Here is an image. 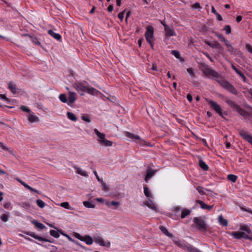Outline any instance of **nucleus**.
Returning a JSON list of instances; mask_svg holds the SVG:
<instances>
[{
    "instance_id": "f257e3e1",
    "label": "nucleus",
    "mask_w": 252,
    "mask_h": 252,
    "mask_svg": "<svg viewBox=\"0 0 252 252\" xmlns=\"http://www.w3.org/2000/svg\"><path fill=\"white\" fill-rule=\"evenodd\" d=\"M86 84L85 82H78L74 84V87L79 92H87L92 95L97 94L99 93L95 89L87 85Z\"/></svg>"
},
{
    "instance_id": "f03ea898",
    "label": "nucleus",
    "mask_w": 252,
    "mask_h": 252,
    "mask_svg": "<svg viewBox=\"0 0 252 252\" xmlns=\"http://www.w3.org/2000/svg\"><path fill=\"white\" fill-rule=\"evenodd\" d=\"M94 131L98 138L97 141L99 144L104 147H110L112 146V142L106 139L104 133H101L96 128H94Z\"/></svg>"
},
{
    "instance_id": "7ed1b4c3",
    "label": "nucleus",
    "mask_w": 252,
    "mask_h": 252,
    "mask_svg": "<svg viewBox=\"0 0 252 252\" xmlns=\"http://www.w3.org/2000/svg\"><path fill=\"white\" fill-rule=\"evenodd\" d=\"M225 102L232 108L235 110L237 112H238L243 117H247L249 116L248 113L244 109L241 108L238 105H237L235 102L233 101L228 99L226 98L225 99Z\"/></svg>"
},
{
    "instance_id": "20e7f679",
    "label": "nucleus",
    "mask_w": 252,
    "mask_h": 252,
    "mask_svg": "<svg viewBox=\"0 0 252 252\" xmlns=\"http://www.w3.org/2000/svg\"><path fill=\"white\" fill-rule=\"evenodd\" d=\"M217 81L221 85V86L225 88L230 93L235 95L237 94V91L236 89L228 82L221 78L217 79Z\"/></svg>"
},
{
    "instance_id": "39448f33",
    "label": "nucleus",
    "mask_w": 252,
    "mask_h": 252,
    "mask_svg": "<svg viewBox=\"0 0 252 252\" xmlns=\"http://www.w3.org/2000/svg\"><path fill=\"white\" fill-rule=\"evenodd\" d=\"M193 221L195 224V226L199 231H206L207 229V225L205 221L201 217H195L193 219Z\"/></svg>"
},
{
    "instance_id": "423d86ee",
    "label": "nucleus",
    "mask_w": 252,
    "mask_h": 252,
    "mask_svg": "<svg viewBox=\"0 0 252 252\" xmlns=\"http://www.w3.org/2000/svg\"><path fill=\"white\" fill-rule=\"evenodd\" d=\"M202 66L204 67V69L203 70V72L206 76L214 77L217 78H219V74L214 69L210 68L208 65L202 63Z\"/></svg>"
},
{
    "instance_id": "0eeeda50",
    "label": "nucleus",
    "mask_w": 252,
    "mask_h": 252,
    "mask_svg": "<svg viewBox=\"0 0 252 252\" xmlns=\"http://www.w3.org/2000/svg\"><path fill=\"white\" fill-rule=\"evenodd\" d=\"M154 34V29L151 26H149L146 28V31L145 32V38L148 43H150L151 46L153 47V43L152 41V38L153 37Z\"/></svg>"
},
{
    "instance_id": "6e6552de",
    "label": "nucleus",
    "mask_w": 252,
    "mask_h": 252,
    "mask_svg": "<svg viewBox=\"0 0 252 252\" xmlns=\"http://www.w3.org/2000/svg\"><path fill=\"white\" fill-rule=\"evenodd\" d=\"M125 136L129 138L137 140V143L140 145H149V144H147L146 142L143 139L141 138V137L137 135H135L129 132H126Z\"/></svg>"
},
{
    "instance_id": "1a4fd4ad",
    "label": "nucleus",
    "mask_w": 252,
    "mask_h": 252,
    "mask_svg": "<svg viewBox=\"0 0 252 252\" xmlns=\"http://www.w3.org/2000/svg\"><path fill=\"white\" fill-rule=\"evenodd\" d=\"M74 236L80 241L85 242L87 245H91L93 243V239L90 236L86 235L85 237H83L80 234L74 233Z\"/></svg>"
},
{
    "instance_id": "9d476101",
    "label": "nucleus",
    "mask_w": 252,
    "mask_h": 252,
    "mask_svg": "<svg viewBox=\"0 0 252 252\" xmlns=\"http://www.w3.org/2000/svg\"><path fill=\"white\" fill-rule=\"evenodd\" d=\"M230 234L234 238L237 239H240L244 238L245 239H251V237H250L248 234L244 232L236 231L230 233Z\"/></svg>"
},
{
    "instance_id": "9b49d317",
    "label": "nucleus",
    "mask_w": 252,
    "mask_h": 252,
    "mask_svg": "<svg viewBox=\"0 0 252 252\" xmlns=\"http://www.w3.org/2000/svg\"><path fill=\"white\" fill-rule=\"evenodd\" d=\"M239 133L243 139L252 145V135L249 132L241 129L239 131Z\"/></svg>"
},
{
    "instance_id": "f8f14e48",
    "label": "nucleus",
    "mask_w": 252,
    "mask_h": 252,
    "mask_svg": "<svg viewBox=\"0 0 252 252\" xmlns=\"http://www.w3.org/2000/svg\"><path fill=\"white\" fill-rule=\"evenodd\" d=\"M239 133L243 139L252 145V135L249 132L241 129L239 131Z\"/></svg>"
},
{
    "instance_id": "ddd939ff",
    "label": "nucleus",
    "mask_w": 252,
    "mask_h": 252,
    "mask_svg": "<svg viewBox=\"0 0 252 252\" xmlns=\"http://www.w3.org/2000/svg\"><path fill=\"white\" fill-rule=\"evenodd\" d=\"M25 233L27 234L28 235H29L32 237L34 238L35 239H37V240L40 241L48 242L52 243L54 242V241L53 239H47L43 238L42 237L38 236L36 235L33 232L28 231V232H25Z\"/></svg>"
},
{
    "instance_id": "4468645a",
    "label": "nucleus",
    "mask_w": 252,
    "mask_h": 252,
    "mask_svg": "<svg viewBox=\"0 0 252 252\" xmlns=\"http://www.w3.org/2000/svg\"><path fill=\"white\" fill-rule=\"evenodd\" d=\"M209 103L212 107H213L214 109L220 115V116L222 117L221 109L219 104H218L216 102L211 100L209 101Z\"/></svg>"
},
{
    "instance_id": "2eb2a0df",
    "label": "nucleus",
    "mask_w": 252,
    "mask_h": 252,
    "mask_svg": "<svg viewBox=\"0 0 252 252\" xmlns=\"http://www.w3.org/2000/svg\"><path fill=\"white\" fill-rule=\"evenodd\" d=\"M94 241L96 243L101 246H106L107 247L110 246V242H104L103 239L100 237H94Z\"/></svg>"
},
{
    "instance_id": "dca6fc26",
    "label": "nucleus",
    "mask_w": 252,
    "mask_h": 252,
    "mask_svg": "<svg viewBox=\"0 0 252 252\" xmlns=\"http://www.w3.org/2000/svg\"><path fill=\"white\" fill-rule=\"evenodd\" d=\"M16 180L18 182H19L20 184H21L25 188H26L27 189H29L31 191L35 192H36V193H37L38 194H40V192L38 190H37L34 189L33 188H32L31 187H30V186H29L28 184L25 183L24 182H23L20 179L16 178Z\"/></svg>"
},
{
    "instance_id": "f3484780",
    "label": "nucleus",
    "mask_w": 252,
    "mask_h": 252,
    "mask_svg": "<svg viewBox=\"0 0 252 252\" xmlns=\"http://www.w3.org/2000/svg\"><path fill=\"white\" fill-rule=\"evenodd\" d=\"M165 36L168 38L171 36L176 35L175 32L167 25H165Z\"/></svg>"
},
{
    "instance_id": "a211bd4d",
    "label": "nucleus",
    "mask_w": 252,
    "mask_h": 252,
    "mask_svg": "<svg viewBox=\"0 0 252 252\" xmlns=\"http://www.w3.org/2000/svg\"><path fill=\"white\" fill-rule=\"evenodd\" d=\"M76 100V94L74 92H69L68 96V101L67 102L68 105L71 106V105L72 103H73Z\"/></svg>"
},
{
    "instance_id": "6ab92c4d",
    "label": "nucleus",
    "mask_w": 252,
    "mask_h": 252,
    "mask_svg": "<svg viewBox=\"0 0 252 252\" xmlns=\"http://www.w3.org/2000/svg\"><path fill=\"white\" fill-rule=\"evenodd\" d=\"M196 203L200 205V207L202 209L210 210L213 207V206L208 205L201 200H198L196 201Z\"/></svg>"
},
{
    "instance_id": "aec40b11",
    "label": "nucleus",
    "mask_w": 252,
    "mask_h": 252,
    "mask_svg": "<svg viewBox=\"0 0 252 252\" xmlns=\"http://www.w3.org/2000/svg\"><path fill=\"white\" fill-rule=\"evenodd\" d=\"M28 120L30 123H33L39 121L38 118L34 115L33 113H30L28 116Z\"/></svg>"
},
{
    "instance_id": "412c9836",
    "label": "nucleus",
    "mask_w": 252,
    "mask_h": 252,
    "mask_svg": "<svg viewBox=\"0 0 252 252\" xmlns=\"http://www.w3.org/2000/svg\"><path fill=\"white\" fill-rule=\"evenodd\" d=\"M206 43L209 46H210V47H212L213 48H215V49H221L220 45L218 42H210L209 41H207V42H206Z\"/></svg>"
},
{
    "instance_id": "4be33fe9",
    "label": "nucleus",
    "mask_w": 252,
    "mask_h": 252,
    "mask_svg": "<svg viewBox=\"0 0 252 252\" xmlns=\"http://www.w3.org/2000/svg\"><path fill=\"white\" fill-rule=\"evenodd\" d=\"M48 33L57 40H61L62 38V36L60 34L55 33L52 30H48Z\"/></svg>"
},
{
    "instance_id": "5701e85b",
    "label": "nucleus",
    "mask_w": 252,
    "mask_h": 252,
    "mask_svg": "<svg viewBox=\"0 0 252 252\" xmlns=\"http://www.w3.org/2000/svg\"><path fill=\"white\" fill-rule=\"evenodd\" d=\"M23 35L25 36H28L30 39V40L36 45H40V42L39 41L38 39L36 38V37L29 35L27 34H24Z\"/></svg>"
},
{
    "instance_id": "b1692460",
    "label": "nucleus",
    "mask_w": 252,
    "mask_h": 252,
    "mask_svg": "<svg viewBox=\"0 0 252 252\" xmlns=\"http://www.w3.org/2000/svg\"><path fill=\"white\" fill-rule=\"evenodd\" d=\"M159 229L164 235L169 237L172 238V234L169 233L164 226L160 225L159 226Z\"/></svg>"
},
{
    "instance_id": "393cba45",
    "label": "nucleus",
    "mask_w": 252,
    "mask_h": 252,
    "mask_svg": "<svg viewBox=\"0 0 252 252\" xmlns=\"http://www.w3.org/2000/svg\"><path fill=\"white\" fill-rule=\"evenodd\" d=\"M232 68L243 79L244 82L246 81V77L244 73L237 69L233 64H232Z\"/></svg>"
},
{
    "instance_id": "a878e982",
    "label": "nucleus",
    "mask_w": 252,
    "mask_h": 252,
    "mask_svg": "<svg viewBox=\"0 0 252 252\" xmlns=\"http://www.w3.org/2000/svg\"><path fill=\"white\" fill-rule=\"evenodd\" d=\"M74 168L76 170V173L78 174H80L84 177H88V175L86 172L84 170H83L81 168L77 167V166H74Z\"/></svg>"
},
{
    "instance_id": "bb28decb",
    "label": "nucleus",
    "mask_w": 252,
    "mask_h": 252,
    "mask_svg": "<svg viewBox=\"0 0 252 252\" xmlns=\"http://www.w3.org/2000/svg\"><path fill=\"white\" fill-rule=\"evenodd\" d=\"M156 171V170H149L147 172V174L145 178V181L146 182H148V180L151 178L153 175L155 174Z\"/></svg>"
},
{
    "instance_id": "cd10ccee",
    "label": "nucleus",
    "mask_w": 252,
    "mask_h": 252,
    "mask_svg": "<svg viewBox=\"0 0 252 252\" xmlns=\"http://www.w3.org/2000/svg\"><path fill=\"white\" fill-rule=\"evenodd\" d=\"M31 222L35 225V226L40 229H43L45 228V226L42 223L37 222L35 220H32L31 221Z\"/></svg>"
},
{
    "instance_id": "c85d7f7f",
    "label": "nucleus",
    "mask_w": 252,
    "mask_h": 252,
    "mask_svg": "<svg viewBox=\"0 0 252 252\" xmlns=\"http://www.w3.org/2000/svg\"><path fill=\"white\" fill-rule=\"evenodd\" d=\"M8 88L13 94L17 93L16 86L12 84V82L9 83Z\"/></svg>"
},
{
    "instance_id": "c756f323",
    "label": "nucleus",
    "mask_w": 252,
    "mask_h": 252,
    "mask_svg": "<svg viewBox=\"0 0 252 252\" xmlns=\"http://www.w3.org/2000/svg\"><path fill=\"white\" fill-rule=\"evenodd\" d=\"M219 221L220 223L223 226H227L228 224L227 220L223 218L221 215L219 216Z\"/></svg>"
},
{
    "instance_id": "7c9ffc66",
    "label": "nucleus",
    "mask_w": 252,
    "mask_h": 252,
    "mask_svg": "<svg viewBox=\"0 0 252 252\" xmlns=\"http://www.w3.org/2000/svg\"><path fill=\"white\" fill-rule=\"evenodd\" d=\"M199 164L200 168L202 169L203 170L206 171L208 169V165L202 159L199 160Z\"/></svg>"
},
{
    "instance_id": "2f4dec72",
    "label": "nucleus",
    "mask_w": 252,
    "mask_h": 252,
    "mask_svg": "<svg viewBox=\"0 0 252 252\" xmlns=\"http://www.w3.org/2000/svg\"><path fill=\"white\" fill-rule=\"evenodd\" d=\"M66 115L69 120L74 122L77 121V118L73 113L70 112H67Z\"/></svg>"
},
{
    "instance_id": "473e14b6",
    "label": "nucleus",
    "mask_w": 252,
    "mask_h": 252,
    "mask_svg": "<svg viewBox=\"0 0 252 252\" xmlns=\"http://www.w3.org/2000/svg\"><path fill=\"white\" fill-rule=\"evenodd\" d=\"M187 249L189 252H198L199 250L197 248L192 247L190 245H188L186 246Z\"/></svg>"
},
{
    "instance_id": "72a5a7b5",
    "label": "nucleus",
    "mask_w": 252,
    "mask_h": 252,
    "mask_svg": "<svg viewBox=\"0 0 252 252\" xmlns=\"http://www.w3.org/2000/svg\"><path fill=\"white\" fill-rule=\"evenodd\" d=\"M59 230H58V231H56V230H51L50 231V235L56 238H58L60 237V232L59 231Z\"/></svg>"
},
{
    "instance_id": "f704fd0d",
    "label": "nucleus",
    "mask_w": 252,
    "mask_h": 252,
    "mask_svg": "<svg viewBox=\"0 0 252 252\" xmlns=\"http://www.w3.org/2000/svg\"><path fill=\"white\" fill-rule=\"evenodd\" d=\"M145 205L147 206H148L149 208H150L152 210H156V209H157V207H156V206L151 200H149V201H147L145 203Z\"/></svg>"
},
{
    "instance_id": "c9c22d12",
    "label": "nucleus",
    "mask_w": 252,
    "mask_h": 252,
    "mask_svg": "<svg viewBox=\"0 0 252 252\" xmlns=\"http://www.w3.org/2000/svg\"><path fill=\"white\" fill-rule=\"evenodd\" d=\"M60 100L63 103H67V99L66 96L64 94H62L59 95Z\"/></svg>"
},
{
    "instance_id": "e433bc0d",
    "label": "nucleus",
    "mask_w": 252,
    "mask_h": 252,
    "mask_svg": "<svg viewBox=\"0 0 252 252\" xmlns=\"http://www.w3.org/2000/svg\"><path fill=\"white\" fill-rule=\"evenodd\" d=\"M144 194H145V196L148 198L149 199V198H150L151 197V195L150 194L149 189L147 186L144 187Z\"/></svg>"
},
{
    "instance_id": "4c0bfd02",
    "label": "nucleus",
    "mask_w": 252,
    "mask_h": 252,
    "mask_svg": "<svg viewBox=\"0 0 252 252\" xmlns=\"http://www.w3.org/2000/svg\"><path fill=\"white\" fill-rule=\"evenodd\" d=\"M237 177L233 174H229L227 176V179L233 183H235L236 181Z\"/></svg>"
},
{
    "instance_id": "58836bf2",
    "label": "nucleus",
    "mask_w": 252,
    "mask_h": 252,
    "mask_svg": "<svg viewBox=\"0 0 252 252\" xmlns=\"http://www.w3.org/2000/svg\"><path fill=\"white\" fill-rule=\"evenodd\" d=\"M190 213V211L188 209H184L181 214V217L183 219L185 218L187 216L189 215Z\"/></svg>"
},
{
    "instance_id": "ea45409f",
    "label": "nucleus",
    "mask_w": 252,
    "mask_h": 252,
    "mask_svg": "<svg viewBox=\"0 0 252 252\" xmlns=\"http://www.w3.org/2000/svg\"><path fill=\"white\" fill-rule=\"evenodd\" d=\"M83 203V205L88 208H94L95 207L94 204L88 201H84Z\"/></svg>"
},
{
    "instance_id": "a19ab883",
    "label": "nucleus",
    "mask_w": 252,
    "mask_h": 252,
    "mask_svg": "<svg viewBox=\"0 0 252 252\" xmlns=\"http://www.w3.org/2000/svg\"><path fill=\"white\" fill-rule=\"evenodd\" d=\"M187 71L191 78H194L196 77L194 70L191 68H187Z\"/></svg>"
},
{
    "instance_id": "79ce46f5",
    "label": "nucleus",
    "mask_w": 252,
    "mask_h": 252,
    "mask_svg": "<svg viewBox=\"0 0 252 252\" xmlns=\"http://www.w3.org/2000/svg\"><path fill=\"white\" fill-rule=\"evenodd\" d=\"M36 202L37 206L41 208H44L45 206V203L40 199L37 200Z\"/></svg>"
},
{
    "instance_id": "37998d69",
    "label": "nucleus",
    "mask_w": 252,
    "mask_h": 252,
    "mask_svg": "<svg viewBox=\"0 0 252 252\" xmlns=\"http://www.w3.org/2000/svg\"><path fill=\"white\" fill-rule=\"evenodd\" d=\"M240 229L241 230L246 231L248 234H250L252 232L250 228L246 226H241Z\"/></svg>"
},
{
    "instance_id": "c03bdc74",
    "label": "nucleus",
    "mask_w": 252,
    "mask_h": 252,
    "mask_svg": "<svg viewBox=\"0 0 252 252\" xmlns=\"http://www.w3.org/2000/svg\"><path fill=\"white\" fill-rule=\"evenodd\" d=\"M60 206L62 207H63L66 209H68V210H70V205L69 204V203L68 202H62L61 204H60Z\"/></svg>"
},
{
    "instance_id": "a18cd8bd",
    "label": "nucleus",
    "mask_w": 252,
    "mask_h": 252,
    "mask_svg": "<svg viewBox=\"0 0 252 252\" xmlns=\"http://www.w3.org/2000/svg\"><path fill=\"white\" fill-rule=\"evenodd\" d=\"M106 204H107V206H108V207H110V205H112L115 206L116 207H117L119 205L120 203L119 202H117V201H112L110 202V203H107Z\"/></svg>"
},
{
    "instance_id": "49530a36",
    "label": "nucleus",
    "mask_w": 252,
    "mask_h": 252,
    "mask_svg": "<svg viewBox=\"0 0 252 252\" xmlns=\"http://www.w3.org/2000/svg\"><path fill=\"white\" fill-rule=\"evenodd\" d=\"M101 184L102 189L104 191H108L109 189L108 187L107 186L105 183L103 182V181L100 182Z\"/></svg>"
},
{
    "instance_id": "de8ad7c7",
    "label": "nucleus",
    "mask_w": 252,
    "mask_h": 252,
    "mask_svg": "<svg viewBox=\"0 0 252 252\" xmlns=\"http://www.w3.org/2000/svg\"><path fill=\"white\" fill-rule=\"evenodd\" d=\"M172 238H173L172 240L176 245H177L180 247H183V245L180 243V241L177 238H176L175 237H172Z\"/></svg>"
},
{
    "instance_id": "09e8293b",
    "label": "nucleus",
    "mask_w": 252,
    "mask_h": 252,
    "mask_svg": "<svg viewBox=\"0 0 252 252\" xmlns=\"http://www.w3.org/2000/svg\"><path fill=\"white\" fill-rule=\"evenodd\" d=\"M171 53L177 59H179L180 58V54L178 51H176V50H172V51H171Z\"/></svg>"
},
{
    "instance_id": "8fccbe9b",
    "label": "nucleus",
    "mask_w": 252,
    "mask_h": 252,
    "mask_svg": "<svg viewBox=\"0 0 252 252\" xmlns=\"http://www.w3.org/2000/svg\"><path fill=\"white\" fill-rule=\"evenodd\" d=\"M224 30L226 31V33L229 34L231 33V28L229 25H226L224 27Z\"/></svg>"
},
{
    "instance_id": "3c124183",
    "label": "nucleus",
    "mask_w": 252,
    "mask_h": 252,
    "mask_svg": "<svg viewBox=\"0 0 252 252\" xmlns=\"http://www.w3.org/2000/svg\"><path fill=\"white\" fill-rule=\"evenodd\" d=\"M82 120L89 123L91 122V119L86 115L83 116L82 117Z\"/></svg>"
},
{
    "instance_id": "603ef678",
    "label": "nucleus",
    "mask_w": 252,
    "mask_h": 252,
    "mask_svg": "<svg viewBox=\"0 0 252 252\" xmlns=\"http://www.w3.org/2000/svg\"><path fill=\"white\" fill-rule=\"evenodd\" d=\"M20 109L23 111L28 112L30 113H31L30 109L28 107H27L25 106H24V105L21 106L20 107Z\"/></svg>"
},
{
    "instance_id": "864d4df0",
    "label": "nucleus",
    "mask_w": 252,
    "mask_h": 252,
    "mask_svg": "<svg viewBox=\"0 0 252 252\" xmlns=\"http://www.w3.org/2000/svg\"><path fill=\"white\" fill-rule=\"evenodd\" d=\"M59 231L62 235L66 237L69 241H72L71 237H70L68 235L64 233L62 230H59Z\"/></svg>"
},
{
    "instance_id": "5fc2aeb1",
    "label": "nucleus",
    "mask_w": 252,
    "mask_h": 252,
    "mask_svg": "<svg viewBox=\"0 0 252 252\" xmlns=\"http://www.w3.org/2000/svg\"><path fill=\"white\" fill-rule=\"evenodd\" d=\"M191 7L193 9H198L200 8L201 6L200 3L198 2H196L191 5Z\"/></svg>"
},
{
    "instance_id": "6e6d98bb",
    "label": "nucleus",
    "mask_w": 252,
    "mask_h": 252,
    "mask_svg": "<svg viewBox=\"0 0 252 252\" xmlns=\"http://www.w3.org/2000/svg\"><path fill=\"white\" fill-rule=\"evenodd\" d=\"M0 218H1V220L4 222H6L8 220V216L5 214H3V215H2Z\"/></svg>"
},
{
    "instance_id": "4d7b16f0",
    "label": "nucleus",
    "mask_w": 252,
    "mask_h": 252,
    "mask_svg": "<svg viewBox=\"0 0 252 252\" xmlns=\"http://www.w3.org/2000/svg\"><path fill=\"white\" fill-rule=\"evenodd\" d=\"M246 48L248 52L252 54V46L250 44H247L246 45Z\"/></svg>"
},
{
    "instance_id": "13d9d810",
    "label": "nucleus",
    "mask_w": 252,
    "mask_h": 252,
    "mask_svg": "<svg viewBox=\"0 0 252 252\" xmlns=\"http://www.w3.org/2000/svg\"><path fill=\"white\" fill-rule=\"evenodd\" d=\"M196 189L199 192V193L202 194H205V192L204 191L203 188L202 187H197Z\"/></svg>"
},
{
    "instance_id": "bf43d9fd",
    "label": "nucleus",
    "mask_w": 252,
    "mask_h": 252,
    "mask_svg": "<svg viewBox=\"0 0 252 252\" xmlns=\"http://www.w3.org/2000/svg\"><path fill=\"white\" fill-rule=\"evenodd\" d=\"M216 35L218 37L220 41L223 42L225 40V38L221 34L217 33Z\"/></svg>"
},
{
    "instance_id": "052dcab7",
    "label": "nucleus",
    "mask_w": 252,
    "mask_h": 252,
    "mask_svg": "<svg viewBox=\"0 0 252 252\" xmlns=\"http://www.w3.org/2000/svg\"><path fill=\"white\" fill-rule=\"evenodd\" d=\"M0 98L5 100L6 102H9V100L6 97L5 94H0Z\"/></svg>"
},
{
    "instance_id": "680f3d73",
    "label": "nucleus",
    "mask_w": 252,
    "mask_h": 252,
    "mask_svg": "<svg viewBox=\"0 0 252 252\" xmlns=\"http://www.w3.org/2000/svg\"><path fill=\"white\" fill-rule=\"evenodd\" d=\"M124 12H120L119 14H118V18L121 20V21H122L123 20V18H124Z\"/></svg>"
},
{
    "instance_id": "e2e57ef3",
    "label": "nucleus",
    "mask_w": 252,
    "mask_h": 252,
    "mask_svg": "<svg viewBox=\"0 0 252 252\" xmlns=\"http://www.w3.org/2000/svg\"><path fill=\"white\" fill-rule=\"evenodd\" d=\"M227 50L230 54H234V48L232 46H230V47H228Z\"/></svg>"
},
{
    "instance_id": "0e129e2a",
    "label": "nucleus",
    "mask_w": 252,
    "mask_h": 252,
    "mask_svg": "<svg viewBox=\"0 0 252 252\" xmlns=\"http://www.w3.org/2000/svg\"><path fill=\"white\" fill-rule=\"evenodd\" d=\"M0 147L1 148H2L3 150H7L8 151V152H10V150L5 146L3 144V143H2L1 142H0Z\"/></svg>"
},
{
    "instance_id": "69168bd1",
    "label": "nucleus",
    "mask_w": 252,
    "mask_h": 252,
    "mask_svg": "<svg viewBox=\"0 0 252 252\" xmlns=\"http://www.w3.org/2000/svg\"><path fill=\"white\" fill-rule=\"evenodd\" d=\"M70 242H72V243H73L75 245L80 246V247H81L82 248H84L78 242H77V241H76V240H74L73 239H72V241H70Z\"/></svg>"
},
{
    "instance_id": "338daca9",
    "label": "nucleus",
    "mask_w": 252,
    "mask_h": 252,
    "mask_svg": "<svg viewBox=\"0 0 252 252\" xmlns=\"http://www.w3.org/2000/svg\"><path fill=\"white\" fill-rule=\"evenodd\" d=\"M217 16V19L219 20V21H222V17L218 13H217L216 14H215Z\"/></svg>"
},
{
    "instance_id": "774afa93",
    "label": "nucleus",
    "mask_w": 252,
    "mask_h": 252,
    "mask_svg": "<svg viewBox=\"0 0 252 252\" xmlns=\"http://www.w3.org/2000/svg\"><path fill=\"white\" fill-rule=\"evenodd\" d=\"M187 98L189 102H191V101L192 100V96H191V94H187Z\"/></svg>"
}]
</instances>
